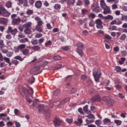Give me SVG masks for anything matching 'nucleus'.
I'll list each match as a JSON object with an SVG mask.
<instances>
[{
	"label": "nucleus",
	"instance_id": "3c124183",
	"mask_svg": "<svg viewBox=\"0 0 127 127\" xmlns=\"http://www.w3.org/2000/svg\"><path fill=\"white\" fill-rule=\"evenodd\" d=\"M66 122H67L68 124H72V123H73V120L72 119L67 118L66 119Z\"/></svg>",
	"mask_w": 127,
	"mask_h": 127
},
{
	"label": "nucleus",
	"instance_id": "f704fd0d",
	"mask_svg": "<svg viewBox=\"0 0 127 127\" xmlns=\"http://www.w3.org/2000/svg\"><path fill=\"white\" fill-rule=\"evenodd\" d=\"M53 59L56 61H58L59 60H61V57H60V56H56L54 57Z\"/></svg>",
	"mask_w": 127,
	"mask_h": 127
},
{
	"label": "nucleus",
	"instance_id": "72a5a7b5",
	"mask_svg": "<svg viewBox=\"0 0 127 127\" xmlns=\"http://www.w3.org/2000/svg\"><path fill=\"white\" fill-rule=\"evenodd\" d=\"M85 122L86 124H88L89 125V124H92L94 123V119H91V120L86 119Z\"/></svg>",
	"mask_w": 127,
	"mask_h": 127
},
{
	"label": "nucleus",
	"instance_id": "052dcab7",
	"mask_svg": "<svg viewBox=\"0 0 127 127\" xmlns=\"http://www.w3.org/2000/svg\"><path fill=\"white\" fill-rule=\"evenodd\" d=\"M19 50L20 49L18 48V47H15L14 49V51L16 53H19Z\"/></svg>",
	"mask_w": 127,
	"mask_h": 127
},
{
	"label": "nucleus",
	"instance_id": "f8f14e48",
	"mask_svg": "<svg viewBox=\"0 0 127 127\" xmlns=\"http://www.w3.org/2000/svg\"><path fill=\"white\" fill-rule=\"evenodd\" d=\"M101 98L100 95H96L91 98L90 101L92 103H95V102H101Z\"/></svg>",
	"mask_w": 127,
	"mask_h": 127
},
{
	"label": "nucleus",
	"instance_id": "cd10ccee",
	"mask_svg": "<svg viewBox=\"0 0 127 127\" xmlns=\"http://www.w3.org/2000/svg\"><path fill=\"white\" fill-rule=\"evenodd\" d=\"M11 2H10V1H8L6 3V5L5 6L6 7H7V8H10V7H11Z\"/></svg>",
	"mask_w": 127,
	"mask_h": 127
},
{
	"label": "nucleus",
	"instance_id": "9b49d317",
	"mask_svg": "<svg viewBox=\"0 0 127 127\" xmlns=\"http://www.w3.org/2000/svg\"><path fill=\"white\" fill-rule=\"evenodd\" d=\"M95 23L96 24V27L98 29H101V28H103V22L101 19H97L95 20Z\"/></svg>",
	"mask_w": 127,
	"mask_h": 127
},
{
	"label": "nucleus",
	"instance_id": "de8ad7c7",
	"mask_svg": "<svg viewBox=\"0 0 127 127\" xmlns=\"http://www.w3.org/2000/svg\"><path fill=\"white\" fill-rule=\"evenodd\" d=\"M62 49H63V50H64V51H68V50H69V47L64 46L62 47Z\"/></svg>",
	"mask_w": 127,
	"mask_h": 127
},
{
	"label": "nucleus",
	"instance_id": "7ed1b4c3",
	"mask_svg": "<svg viewBox=\"0 0 127 127\" xmlns=\"http://www.w3.org/2000/svg\"><path fill=\"white\" fill-rule=\"evenodd\" d=\"M35 20L37 21V24L36 25V29L38 32H42L43 30L41 29V26L43 24V21L41 20V18L38 16L35 17Z\"/></svg>",
	"mask_w": 127,
	"mask_h": 127
},
{
	"label": "nucleus",
	"instance_id": "f257e3e1",
	"mask_svg": "<svg viewBox=\"0 0 127 127\" xmlns=\"http://www.w3.org/2000/svg\"><path fill=\"white\" fill-rule=\"evenodd\" d=\"M19 91L22 96H26V101L29 105L33 103L32 106L33 107H35V103L32 101L30 98H28L27 96H30V97H32V95H33V89L29 86L27 87V88H25L23 87L21 85L19 86Z\"/></svg>",
	"mask_w": 127,
	"mask_h": 127
},
{
	"label": "nucleus",
	"instance_id": "680f3d73",
	"mask_svg": "<svg viewBox=\"0 0 127 127\" xmlns=\"http://www.w3.org/2000/svg\"><path fill=\"white\" fill-rule=\"evenodd\" d=\"M112 9H116V8H118V5L117 4L114 3L112 5Z\"/></svg>",
	"mask_w": 127,
	"mask_h": 127
},
{
	"label": "nucleus",
	"instance_id": "8fccbe9b",
	"mask_svg": "<svg viewBox=\"0 0 127 127\" xmlns=\"http://www.w3.org/2000/svg\"><path fill=\"white\" fill-rule=\"evenodd\" d=\"M121 20L127 21V15H123L121 17Z\"/></svg>",
	"mask_w": 127,
	"mask_h": 127
},
{
	"label": "nucleus",
	"instance_id": "1a4fd4ad",
	"mask_svg": "<svg viewBox=\"0 0 127 127\" xmlns=\"http://www.w3.org/2000/svg\"><path fill=\"white\" fill-rule=\"evenodd\" d=\"M7 33H11L12 35L15 36V35L16 34V33H17V29H12V27H11V26H9L7 30Z\"/></svg>",
	"mask_w": 127,
	"mask_h": 127
},
{
	"label": "nucleus",
	"instance_id": "bf43d9fd",
	"mask_svg": "<svg viewBox=\"0 0 127 127\" xmlns=\"http://www.w3.org/2000/svg\"><path fill=\"white\" fill-rule=\"evenodd\" d=\"M38 42L39 44H41L44 42V38H42L38 40Z\"/></svg>",
	"mask_w": 127,
	"mask_h": 127
},
{
	"label": "nucleus",
	"instance_id": "7c9ffc66",
	"mask_svg": "<svg viewBox=\"0 0 127 127\" xmlns=\"http://www.w3.org/2000/svg\"><path fill=\"white\" fill-rule=\"evenodd\" d=\"M31 42L32 45H37L38 44V41L37 40H33Z\"/></svg>",
	"mask_w": 127,
	"mask_h": 127
},
{
	"label": "nucleus",
	"instance_id": "864d4df0",
	"mask_svg": "<svg viewBox=\"0 0 127 127\" xmlns=\"http://www.w3.org/2000/svg\"><path fill=\"white\" fill-rule=\"evenodd\" d=\"M68 4H73L75 3V0H68L67 1Z\"/></svg>",
	"mask_w": 127,
	"mask_h": 127
},
{
	"label": "nucleus",
	"instance_id": "58836bf2",
	"mask_svg": "<svg viewBox=\"0 0 127 127\" xmlns=\"http://www.w3.org/2000/svg\"><path fill=\"white\" fill-rule=\"evenodd\" d=\"M42 36H43V35L41 33H36L35 35L36 38H40V37H42Z\"/></svg>",
	"mask_w": 127,
	"mask_h": 127
},
{
	"label": "nucleus",
	"instance_id": "473e14b6",
	"mask_svg": "<svg viewBox=\"0 0 127 127\" xmlns=\"http://www.w3.org/2000/svg\"><path fill=\"white\" fill-rule=\"evenodd\" d=\"M126 38H127V36H126V35L122 34L120 38V40L125 41V40H126Z\"/></svg>",
	"mask_w": 127,
	"mask_h": 127
},
{
	"label": "nucleus",
	"instance_id": "f3484780",
	"mask_svg": "<svg viewBox=\"0 0 127 127\" xmlns=\"http://www.w3.org/2000/svg\"><path fill=\"white\" fill-rule=\"evenodd\" d=\"M21 52L22 53L23 55H25V56H27V55L29 54V50L27 49L22 50Z\"/></svg>",
	"mask_w": 127,
	"mask_h": 127
},
{
	"label": "nucleus",
	"instance_id": "2f4dec72",
	"mask_svg": "<svg viewBox=\"0 0 127 127\" xmlns=\"http://www.w3.org/2000/svg\"><path fill=\"white\" fill-rule=\"evenodd\" d=\"M54 7L55 9H60V8H61V5L59 4H56Z\"/></svg>",
	"mask_w": 127,
	"mask_h": 127
},
{
	"label": "nucleus",
	"instance_id": "393cba45",
	"mask_svg": "<svg viewBox=\"0 0 127 127\" xmlns=\"http://www.w3.org/2000/svg\"><path fill=\"white\" fill-rule=\"evenodd\" d=\"M19 42L20 43H26V42H28V39L27 38L21 39L19 40Z\"/></svg>",
	"mask_w": 127,
	"mask_h": 127
},
{
	"label": "nucleus",
	"instance_id": "49530a36",
	"mask_svg": "<svg viewBox=\"0 0 127 127\" xmlns=\"http://www.w3.org/2000/svg\"><path fill=\"white\" fill-rule=\"evenodd\" d=\"M18 36L19 38H24L25 37V36L22 33H19Z\"/></svg>",
	"mask_w": 127,
	"mask_h": 127
},
{
	"label": "nucleus",
	"instance_id": "37998d69",
	"mask_svg": "<svg viewBox=\"0 0 127 127\" xmlns=\"http://www.w3.org/2000/svg\"><path fill=\"white\" fill-rule=\"evenodd\" d=\"M77 92V88H73L71 89L70 91V94H75Z\"/></svg>",
	"mask_w": 127,
	"mask_h": 127
},
{
	"label": "nucleus",
	"instance_id": "79ce46f5",
	"mask_svg": "<svg viewBox=\"0 0 127 127\" xmlns=\"http://www.w3.org/2000/svg\"><path fill=\"white\" fill-rule=\"evenodd\" d=\"M88 16L90 18H92V19H94V18H95V17H96V15L95 14H94L93 13H91L89 14Z\"/></svg>",
	"mask_w": 127,
	"mask_h": 127
},
{
	"label": "nucleus",
	"instance_id": "6e6552de",
	"mask_svg": "<svg viewBox=\"0 0 127 127\" xmlns=\"http://www.w3.org/2000/svg\"><path fill=\"white\" fill-rule=\"evenodd\" d=\"M102 100L107 103L108 106H113V100L109 97L104 96L102 98Z\"/></svg>",
	"mask_w": 127,
	"mask_h": 127
},
{
	"label": "nucleus",
	"instance_id": "4be33fe9",
	"mask_svg": "<svg viewBox=\"0 0 127 127\" xmlns=\"http://www.w3.org/2000/svg\"><path fill=\"white\" fill-rule=\"evenodd\" d=\"M18 49H20V51L22 52V50L25 49V47H26V45L25 44H21L18 46Z\"/></svg>",
	"mask_w": 127,
	"mask_h": 127
},
{
	"label": "nucleus",
	"instance_id": "a18cd8bd",
	"mask_svg": "<svg viewBox=\"0 0 127 127\" xmlns=\"http://www.w3.org/2000/svg\"><path fill=\"white\" fill-rule=\"evenodd\" d=\"M3 59L4 61H5V62H6V63H9L10 61V59L8 58L4 57Z\"/></svg>",
	"mask_w": 127,
	"mask_h": 127
},
{
	"label": "nucleus",
	"instance_id": "e433bc0d",
	"mask_svg": "<svg viewBox=\"0 0 127 127\" xmlns=\"http://www.w3.org/2000/svg\"><path fill=\"white\" fill-rule=\"evenodd\" d=\"M104 124H107L108 123H111V120L108 118H105L103 121Z\"/></svg>",
	"mask_w": 127,
	"mask_h": 127
},
{
	"label": "nucleus",
	"instance_id": "f03ea898",
	"mask_svg": "<svg viewBox=\"0 0 127 127\" xmlns=\"http://www.w3.org/2000/svg\"><path fill=\"white\" fill-rule=\"evenodd\" d=\"M12 18V24L13 25H19L21 22V19L20 16H17L16 14H13L11 15Z\"/></svg>",
	"mask_w": 127,
	"mask_h": 127
},
{
	"label": "nucleus",
	"instance_id": "0e129e2a",
	"mask_svg": "<svg viewBox=\"0 0 127 127\" xmlns=\"http://www.w3.org/2000/svg\"><path fill=\"white\" fill-rule=\"evenodd\" d=\"M23 5L24 6H27V5H28V2H27V0H24L23 1Z\"/></svg>",
	"mask_w": 127,
	"mask_h": 127
},
{
	"label": "nucleus",
	"instance_id": "13d9d810",
	"mask_svg": "<svg viewBox=\"0 0 127 127\" xmlns=\"http://www.w3.org/2000/svg\"><path fill=\"white\" fill-rule=\"evenodd\" d=\"M78 112L80 114V115H84V112H83V110H82V108H79L78 109Z\"/></svg>",
	"mask_w": 127,
	"mask_h": 127
},
{
	"label": "nucleus",
	"instance_id": "aec40b11",
	"mask_svg": "<svg viewBox=\"0 0 127 127\" xmlns=\"http://www.w3.org/2000/svg\"><path fill=\"white\" fill-rule=\"evenodd\" d=\"M74 124H76V126H80L83 124V120L81 119H78V121H75Z\"/></svg>",
	"mask_w": 127,
	"mask_h": 127
},
{
	"label": "nucleus",
	"instance_id": "69168bd1",
	"mask_svg": "<svg viewBox=\"0 0 127 127\" xmlns=\"http://www.w3.org/2000/svg\"><path fill=\"white\" fill-rule=\"evenodd\" d=\"M81 4H82V1L80 0H78L76 2V5L80 6V5H81Z\"/></svg>",
	"mask_w": 127,
	"mask_h": 127
},
{
	"label": "nucleus",
	"instance_id": "4c0bfd02",
	"mask_svg": "<svg viewBox=\"0 0 127 127\" xmlns=\"http://www.w3.org/2000/svg\"><path fill=\"white\" fill-rule=\"evenodd\" d=\"M33 13V10L29 9L26 11V14L28 15H31Z\"/></svg>",
	"mask_w": 127,
	"mask_h": 127
},
{
	"label": "nucleus",
	"instance_id": "c85d7f7f",
	"mask_svg": "<svg viewBox=\"0 0 127 127\" xmlns=\"http://www.w3.org/2000/svg\"><path fill=\"white\" fill-rule=\"evenodd\" d=\"M14 113L15 116H19V115H20V111H19L17 109H14Z\"/></svg>",
	"mask_w": 127,
	"mask_h": 127
},
{
	"label": "nucleus",
	"instance_id": "b1692460",
	"mask_svg": "<svg viewBox=\"0 0 127 127\" xmlns=\"http://www.w3.org/2000/svg\"><path fill=\"white\" fill-rule=\"evenodd\" d=\"M39 112H45V109L44 108V105H40L39 106Z\"/></svg>",
	"mask_w": 127,
	"mask_h": 127
},
{
	"label": "nucleus",
	"instance_id": "423d86ee",
	"mask_svg": "<svg viewBox=\"0 0 127 127\" xmlns=\"http://www.w3.org/2000/svg\"><path fill=\"white\" fill-rule=\"evenodd\" d=\"M0 9L2 11V15L5 17H8L10 15V13L5 9L2 5H0Z\"/></svg>",
	"mask_w": 127,
	"mask_h": 127
},
{
	"label": "nucleus",
	"instance_id": "6ab92c4d",
	"mask_svg": "<svg viewBox=\"0 0 127 127\" xmlns=\"http://www.w3.org/2000/svg\"><path fill=\"white\" fill-rule=\"evenodd\" d=\"M40 70V67L39 66H36L34 67L31 69V72L33 73H35V72H38Z\"/></svg>",
	"mask_w": 127,
	"mask_h": 127
},
{
	"label": "nucleus",
	"instance_id": "ddd939ff",
	"mask_svg": "<svg viewBox=\"0 0 127 127\" xmlns=\"http://www.w3.org/2000/svg\"><path fill=\"white\" fill-rule=\"evenodd\" d=\"M54 124L55 126V127H59V125L61 124V120H60V119L59 118L56 117L54 121H53Z\"/></svg>",
	"mask_w": 127,
	"mask_h": 127
},
{
	"label": "nucleus",
	"instance_id": "5701e85b",
	"mask_svg": "<svg viewBox=\"0 0 127 127\" xmlns=\"http://www.w3.org/2000/svg\"><path fill=\"white\" fill-rule=\"evenodd\" d=\"M100 5L102 8H104L107 6L106 3L105 2V0H100Z\"/></svg>",
	"mask_w": 127,
	"mask_h": 127
},
{
	"label": "nucleus",
	"instance_id": "09e8293b",
	"mask_svg": "<svg viewBox=\"0 0 127 127\" xmlns=\"http://www.w3.org/2000/svg\"><path fill=\"white\" fill-rule=\"evenodd\" d=\"M87 118H88V119H93V120H95V116L93 114L87 115Z\"/></svg>",
	"mask_w": 127,
	"mask_h": 127
},
{
	"label": "nucleus",
	"instance_id": "0eeeda50",
	"mask_svg": "<svg viewBox=\"0 0 127 127\" xmlns=\"http://www.w3.org/2000/svg\"><path fill=\"white\" fill-rule=\"evenodd\" d=\"M91 8L92 9L93 11L94 12H96V13H98L101 11V9L99 6L98 3H93L91 5Z\"/></svg>",
	"mask_w": 127,
	"mask_h": 127
},
{
	"label": "nucleus",
	"instance_id": "bb28decb",
	"mask_svg": "<svg viewBox=\"0 0 127 127\" xmlns=\"http://www.w3.org/2000/svg\"><path fill=\"white\" fill-rule=\"evenodd\" d=\"M114 123L117 125V126H121V125H122V121L119 120H115Z\"/></svg>",
	"mask_w": 127,
	"mask_h": 127
},
{
	"label": "nucleus",
	"instance_id": "dca6fc26",
	"mask_svg": "<svg viewBox=\"0 0 127 127\" xmlns=\"http://www.w3.org/2000/svg\"><path fill=\"white\" fill-rule=\"evenodd\" d=\"M35 6L37 8H40L42 6V2L41 0H37L35 3Z\"/></svg>",
	"mask_w": 127,
	"mask_h": 127
},
{
	"label": "nucleus",
	"instance_id": "5fc2aeb1",
	"mask_svg": "<svg viewBox=\"0 0 127 127\" xmlns=\"http://www.w3.org/2000/svg\"><path fill=\"white\" fill-rule=\"evenodd\" d=\"M114 24H116L117 25V20L114 19L110 22L111 25H114Z\"/></svg>",
	"mask_w": 127,
	"mask_h": 127
},
{
	"label": "nucleus",
	"instance_id": "c9c22d12",
	"mask_svg": "<svg viewBox=\"0 0 127 127\" xmlns=\"http://www.w3.org/2000/svg\"><path fill=\"white\" fill-rule=\"evenodd\" d=\"M14 59H16V60H19V61H22L23 59L20 57V56H15L14 58Z\"/></svg>",
	"mask_w": 127,
	"mask_h": 127
},
{
	"label": "nucleus",
	"instance_id": "9d476101",
	"mask_svg": "<svg viewBox=\"0 0 127 127\" xmlns=\"http://www.w3.org/2000/svg\"><path fill=\"white\" fill-rule=\"evenodd\" d=\"M31 22H28L23 25V27H24V28H26V30L24 31L25 33H26L27 34H29V33H30V30L27 29L31 27Z\"/></svg>",
	"mask_w": 127,
	"mask_h": 127
},
{
	"label": "nucleus",
	"instance_id": "c756f323",
	"mask_svg": "<svg viewBox=\"0 0 127 127\" xmlns=\"http://www.w3.org/2000/svg\"><path fill=\"white\" fill-rule=\"evenodd\" d=\"M6 55L7 57L10 58L13 55V53L12 52H7Z\"/></svg>",
	"mask_w": 127,
	"mask_h": 127
},
{
	"label": "nucleus",
	"instance_id": "4468645a",
	"mask_svg": "<svg viewBox=\"0 0 127 127\" xmlns=\"http://www.w3.org/2000/svg\"><path fill=\"white\" fill-rule=\"evenodd\" d=\"M103 14H109L112 12L111 11V8L109 6H107L106 7H104V8H103Z\"/></svg>",
	"mask_w": 127,
	"mask_h": 127
},
{
	"label": "nucleus",
	"instance_id": "603ef678",
	"mask_svg": "<svg viewBox=\"0 0 127 127\" xmlns=\"http://www.w3.org/2000/svg\"><path fill=\"white\" fill-rule=\"evenodd\" d=\"M119 97L120 98V99H124L125 98V95L124 94L122 93H119L118 94Z\"/></svg>",
	"mask_w": 127,
	"mask_h": 127
},
{
	"label": "nucleus",
	"instance_id": "6e6d98bb",
	"mask_svg": "<svg viewBox=\"0 0 127 127\" xmlns=\"http://www.w3.org/2000/svg\"><path fill=\"white\" fill-rule=\"evenodd\" d=\"M84 4L85 5H89L90 4V0H83Z\"/></svg>",
	"mask_w": 127,
	"mask_h": 127
},
{
	"label": "nucleus",
	"instance_id": "c03bdc74",
	"mask_svg": "<svg viewBox=\"0 0 127 127\" xmlns=\"http://www.w3.org/2000/svg\"><path fill=\"white\" fill-rule=\"evenodd\" d=\"M4 47V44L3 43V40H0V48H3Z\"/></svg>",
	"mask_w": 127,
	"mask_h": 127
},
{
	"label": "nucleus",
	"instance_id": "ea45409f",
	"mask_svg": "<svg viewBox=\"0 0 127 127\" xmlns=\"http://www.w3.org/2000/svg\"><path fill=\"white\" fill-rule=\"evenodd\" d=\"M104 38H105V39H108V40H111V39H112V37H111V36H110V35L106 34L104 36Z\"/></svg>",
	"mask_w": 127,
	"mask_h": 127
},
{
	"label": "nucleus",
	"instance_id": "a878e982",
	"mask_svg": "<svg viewBox=\"0 0 127 127\" xmlns=\"http://www.w3.org/2000/svg\"><path fill=\"white\" fill-rule=\"evenodd\" d=\"M72 80V75H68L66 77H65V82H70Z\"/></svg>",
	"mask_w": 127,
	"mask_h": 127
},
{
	"label": "nucleus",
	"instance_id": "a211bd4d",
	"mask_svg": "<svg viewBox=\"0 0 127 127\" xmlns=\"http://www.w3.org/2000/svg\"><path fill=\"white\" fill-rule=\"evenodd\" d=\"M1 24H6L7 23V19L5 18H1L0 19Z\"/></svg>",
	"mask_w": 127,
	"mask_h": 127
},
{
	"label": "nucleus",
	"instance_id": "338daca9",
	"mask_svg": "<svg viewBox=\"0 0 127 127\" xmlns=\"http://www.w3.org/2000/svg\"><path fill=\"white\" fill-rule=\"evenodd\" d=\"M84 112H88V105H86L83 107Z\"/></svg>",
	"mask_w": 127,
	"mask_h": 127
},
{
	"label": "nucleus",
	"instance_id": "e2e57ef3",
	"mask_svg": "<svg viewBox=\"0 0 127 127\" xmlns=\"http://www.w3.org/2000/svg\"><path fill=\"white\" fill-rule=\"evenodd\" d=\"M12 63L13 64H14V65H17L18 64V63H19V62H18V61H16V60H13L12 61Z\"/></svg>",
	"mask_w": 127,
	"mask_h": 127
},
{
	"label": "nucleus",
	"instance_id": "20e7f679",
	"mask_svg": "<svg viewBox=\"0 0 127 127\" xmlns=\"http://www.w3.org/2000/svg\"><path fill=\"white\" fill-rule=\"evenodd\" d=\"M93 75L96 82H99V80H100V77L102 75V73H101V70L98 68H94Z\"/></svg>",
	"mask_w": 127,
	"mask_h": 127
},
{
	"label": "nucleus",
	"instance_id": "a19ab883",
	"mask_svg": "<svg viewBox=\"0 0 127 127\" xmlns=\"http://www.w3.org/2000/svg\"><path fill=\"white\" fill-rule=\"evenodd\" d=\"M116 72H121V70H122V67L120 66H116L115 67Z\"/></svg>",
	"mask_w": 127,
	"mask_h": 127
},
{
	"label": "nucleus",
	"instance_id": "4d7b16f0",
	"mask_svg": "<svg viewBox=\"0 0 127 127\" xmlns=\"http://www.w3.org/2000/svg\"><path fill=\"white\" fill-rule=\"evenodd\" d=\"M52 43L51 42V40H49L47 42H46L45 44V46L47 47V46H49V45H51V44H52Z\"/></svg>",
	"mask_w": 127,
	"mask_h": 127
},
{
	"label": "nucleus",
	"instance_id": "412c9836",
	"mask_svg": "<svg viewBox=\"0 0 127 127\" xmlns=\"http://www.w3.org/2000/svg\"><path fill=\"white\" fill-rule=\"evenodd\" d=\"M104 19H110V20H113L114 19V17L112 15H108L107 16L103 17Z\"/></svg>",
	"mask_w": 127,
	"mask_h": 127
},
{
	"label": "nucleus",
	"instance_id": "774afa93",
	"mask_svg": "<svg viewBox=\"0 0 127 127\" xmlns=\"http://www.w3.org/2000/svg\"><path fill=\"white\" fill-rule=\"evenodd\" d=\"M121 54L123 56H127V51H123L121 52Z\"/></svg>",
	"mask_w": 127,
	"mask_h": 127
},
{
	"label": "nucleus",
	"instance_id": "39448f33",
	"mask_svg": "<svg viewBox=\"0 0 127 127\" xmlns=\"http://www.w3.org/2000/svg\"><path fill=\"white\" fill-rule=\"evenodd\" d=\"M75 46L77 47V49H76V52L82 57V56L83 54H84V53L83 52V48H84V44L83 43L79 42L76 44Z\"/></svg>",
	"mask_w": 127,
	"mask_h": 127
},
{
	"label": "nucleus",
	"instance_id": "2eb2a0df",
	"mask_svg": "<svg viewBox=\"0 0 127 127\" xmlns=\"http://www.w3.org/2000/svg\"><path fill=\"white\" fill-rule=\"evenodd\" d=\"M69 101H70V98L67 97V98H64L63 100H62L61 102L57 101V103L58 104H59L60 106H62V105H64V104H66V103H68Z\"/></svg>",
	"mask_w": 127,
	"mask_h": 127
}]
</instances>
